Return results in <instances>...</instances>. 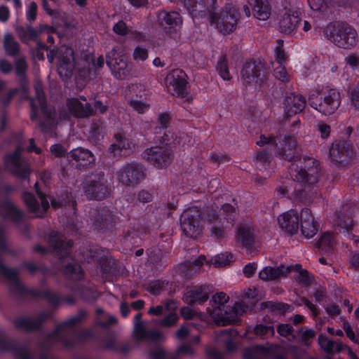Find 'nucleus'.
Listing matches in <instances>:
<instances>
[{
    "label": "nucleus",
    "instance_id": "34",
    "mask_svg": "<svg viewBox=\"0 0 359 359\" xmlns=\"http://www.w3.org/2000/svg\"><path fill=\"white\" fill-rule=\"evenodd\" d=\"M296 149V140L292 137H285L283 140V144H281V152L285 156V158L290 159L294 156V151Z\"/></svg>",
    "mask_w": 359,
    "mask_h": 359
},
{
    "label": "nucleus",
    "instance_id": "35",
    "mask_svg": "<svg viewBox=\"0 0 359 359\" xmlns=\"http://www.w3.org/2000/svg\"><path fill=\"white\" fill-rule=\"evenodd\" d=\"M313 11L325 13L331 9L334 4L332 0H308Z\"/></svg>",
    "mask_w": 359,
    "mask_h": 359
},
{
    "label": "nucleus",
    "instance_id": "25",
    "mask_svg": "<svg viewBox=\"0 0 359 359\" xmlns=\"http://www.w3.org/2000/svg\"><path fill=\"white\" fill-rule=\"evenodd\" d=\"M216 210L212 209L207 211V220L211 222L217 219L219 215L215 214ZM236 208L229 203L224 204L219 210L220 219H224L227 223H231L235 217Z\"/></svg>",
    "mask_w": 359,
    "mask_h": 359
},
{
    "label": "nucleus",
    "instance_id": "50",
    "mask_svg": "<svg viewBox=\"0 0 359 359\" xmlns=\"http://www.w3.org/2000/svg\"><path fill=\"white\" fill-rule=\"evenodd\" d=\"M274 75L276 79L282 82H286L290 79V76L283 65H279V66L275 69Z\"/></svg>",
    "mask_w": 359,
    "mask_h": 359
},
{
    "label": "nucleus",
    "instance_id": "41",
    "mask_svg": "<svg viewBox=\"0 0 359 359\" xmlns=\"http://www.w3.org/2000/svg\"><path fill=\"white\" fill-rule=\"evenodd\" d=\"M207 3L208 0H185L184 1L188 10L191 13L203 11Z\"/></svg>",
    "mask_w": 359,
    "mask_h": 359
},
{
    "label": "nucleus",
    "instance_id": "33",
    "mask_svg": "<svg viewBox=\"0 0 359 359\" xmlns=\"http://www.w3.org/2000/svg\"><path fill=\"white\" fill-rule=\"evenodd\" d=\"M318 343L320 347L327 353L334 351L340 352L342 351V345L341 344L334 342L324 335L319 336Z\"/></svg>",
    "mask_w": 359,
    "mask_h": 359
},
{
    "label": "nucleus",
    "instance_id": "60",
    "mask_svg": "<svg viewBox=\"0 0 359 359\" xmlns=\"http://www.w3.org/2000/svg\"><path fill=\"white\" fill-rule=\"evenodd\" d=\"M10 18L9 8L6 6H0V21L2 22H6Z\"/></svg>",
    "mask_w": 359,
    "mask_h": 359
},
{
    "label": "nucleus",
    "instance_id": "62",
    "mask_svg": "<svg viewBox=\"0 0 359 359\" xmlns=\"http://www.w3.org/2000/svg\"><path fill=\"white\" fill-rule=\"evenodd\" d=\"M170 121V116L167 114H161L158 116V122L161 128H165Z\"/></svg>",
    "mask_w": 359,
    "mask_h": 359
},
{
    "label": "nucleus",
    "instance_id": "39",
    "mask_svg": "<svg viewBox=\"0 0 359 359\" xmlns=\"http://www.w3.org/2000/svg\"><path fill=\"white\" fill-rule=\"evenodd\" d=\"M129 106L138 114H144L149 110L150 104L142 100L130 97L128 99Z\"/></svg>",
    "mask_w": 359,
    "mask_h": 359
},
{
    "label": "nucleus",
    "instance_id": "32",
    "mask_svg": "<svg viewBox=\"0 0 359 359\" xmlns=\"http://www.w3.org/2000/svg\"><path fill=\"white\" fill-rule=\"evenodd\" d=\"M237 240L247 250L252 245L253 233L251 229L247 226H241L236 231Z\"/></svg>",
    "mask_w": 359,
    "mask_h": 359
},
{
    "label": "nucleus",
    "instance_id": "42",
    "mask_svg": "<svg viewBox=\"0 0 359 359\" xmlns=\"http://www.w3.org/2000/svg\"><path fill=\"white\" fill-rule=\"evenodd\" d=\"M145 91L144 85L141 83H133L130 85L127 89L126 96L129 98H137L141 97L142 94Z\"/></svg>",
    "mask_w": 359,
    "mask_h": 359
},
{
    "label": "nucleus",
    "instance_id": "15",
    "mask_svg": "<svg viewBox=\"0 0 359 359\" xmlns=\"http://www.w3.org/2000/svg\"><path fill=\"white\" fill-rule=\"evenodd\" d=\"M330 154L333 161L348 163L353 158L354 151L353 147L348 142L338 140L332 144Z\"/></svg>",
    "mask_w": 359,
    "mask_h": 359
},
{
    "label": "nucleus",
    "instance_id": "7",
    "mask_svg": "<svg viewBox=\"0 0 359 359\" xmlns=\"http://www.w3.org/2000/svg\"><path fill=\"white\" fill-rule=\"evenodd\" d=\"M241 81L245 86H261L266 79L264 65L259 62H248L241 69Z\"/></svg>",
    "mask_w": 359,
    "mask_h": 359
},
{
    "label": "nucleus",
    "instance_id": "43",
    "mask_svg": "<svg viewBox=\"0 0 359 359\" xmlns=\"http://www.w3.org/2000/svg\"><path fill=\"white\" fill-rule=\"evenodd\" d=\"M65 272L69 278L77 280L82 277V270L78 264H69L66 267Z\"/></svg>",
    "mask_w": 359,
    "mask_h": 359
},
{
    "label": "nucleus",
    "instance_id": "40",
    "mask_svg": "<svg viewBox=\"0 0 359 359\" xmlns=\"http://www.w3.org/2000/svg\"><path fill=\"white\" fill-rule=\"evenodd\" d=\"M217 71L219 76L224 81H229L231 75L229 72L227 61L224 57H221L217 65Z\"/></svg>",
    "mask_w": 359,
    "mask_h": 359
},
{
    "label": "nucleus",
    "instance_id": "58",
    "mask_svg": "<svg viewBox=\"0 0 359 359\" xmlns=\"http://www.w3.org/2000/svg\"><path fill=\"white\" fill-rule=\"evenodd\" d=\"M257 265L255 263H249L245 266L243 269V273L246 277H251L255 273Z\"/></svg>",
    "mask_w": 359,
    "mask_h": 359
},
{
    "label": "nucleus",
    "instance_id": "1",
    "mask_svg": "<svg viewBox=\"0 0 359 359\" xmlns=\"http://www.w3.org/2000/svg\"><path fill=\"white\" fill-rule=\"evenodd\" d=\"M292 175L296 182L294 191L297 198H306V193L311 189V185L317 182L318 165L312 158H309L304 165H292Z\"/></svg>",
    "mask_w": 359,
    "mask_h": 359
},
{
    "label": "nucleus",
    "instance_id": "48",
    "mask_svg": "<svg viewBox=\"0 0 359 359\" xmlns=\"http://www.w3.org/2000/svg\"><path fill=\"white\" fill-rule=\"evenodd\" d=\"M348 97L351 103L356 109H359V84L354 86L349 92Z\"/></svg>",
    "mask_w": 359,
    "mask_h": 359
},
{
    "label": "nucleus",
    "instance_id": "11",
    "mask_svg": "<svg viewBox=\"0 0 359 359\" xmlns=\"http://www.w3.org/2000/svg\"><path fill=\"white\" fill-rule=\"evenodd\" d=\"M144 177L142 166L137 163L125 165L118 172L120 182L126 186H133L139 183Z\"/></svg>",
    "mask_w": 359,
    "mask_h": 359
},
{
    "label": "nucleus",
    "instance_id": "49",
    "mask_svg": "<svg viewBox=\"0 0 359 359\" xmlns=\"http://www.w3.org/2000/svg\"><path fill=\"white\" fill-rule=\"evenodd\" d=\"M255 163L258 169L265 168L269 164V156L266 151L259 153L255 158Z\"/></svg>",
    "mask_w": 359,
    "mask_h": 359
},
{
    "label": "nucleus",
    "instance_id": "8",
    "mask_svg": "<svg viewBox=\"0 0 359 359\" xmlns=\"http://www.w3.org/2000/svg\"><path fill=\"white\" fill-rule=\"evenodd\" d=\"M83 191L88 198H97L104 196L108 189L102 173L87 176L82 183Z\"/></svg>",
    "mask_w": 359,
    "mask_h": 359
},
{
    "label": "nucleus",
    "instance_id": "28",
    "mask_svg": "<svg viewBox=\"0 0 359 359\" xmlns=\"http://www.w3.org/2000/svg\"><path fill=\"white\" fill-rule=\"evenodd\" d=\"M254 16L259 20H266L271 16V8L266 0H255L252 8Z\"/></svg>",
    "mask_w": 359,
    "mask_h": 359
},
{
    "label": "nucleus",
    "instance_id": "29",
    "mask_svg": "<svg viewBox=\"0 0 359 359\" xmlns=\"http://www.w3.org/2000/svg\"><path fill=\"white\" fill-rule=\"evenodd\" d=\"M134 336L137 339H161L162 334L158 330L147 332L142 323H135L134 327Z\"/></svg>",
    "mask_w": 359,
    "mask_h": 359
},
{
    "label": "nucleus",
    "instance_id": "20",
    "mask_svg": "<svg viewBox=\"0 0 359 359\" xmlns=\"http://www.w3.org/2000/svg\"><path fill=\"white\" fill-rule=\"evenodd\" d=\"M295 269L299 271L302 275L306 273V271H301L302 266L299 264L295 266H288L285 267L283 265H280L277 269L271 266H266L259 272V278L265 281L272 280L279 278L281 276H286L287 273Z\"/></svg>",
    "mask_w": 359,
    "mask_h": 359
},
{
    "label": "nucleus",
    "instance_id": "22",
    "mask_svg": "<svg viewBox=\"0 0 359 359\" xmlns=\"http://www.w3.org/2000/svg\"><path fill=\"white\" fill-rule=\"evenodd\" d=\"M21 149L18 148L15 152L6 159V163L8 168L15 175L22 178H26L29 173V169L27 165L22 162L20 158Z\"/></svg>",
    "mask_w": 359,
    "mask_h": 359
},
{
    "label": "nucleus",
    "instance_id": "52",
    "mask_svg": "<svg viewBox=\"0 0 359 359\" xmlns=\"http://www.w3.org/2000/svg\"><path fill=\"white\" fill-rule=\"evenodd\" d=\"M37 15V5L34 1H32L26 11V17L28 21L32 22L35 20Z\"/></svg>",
    "mask_w": 359,
    "mask_h": 359
},
{
    "label": "nucleus",
    "instance_id": "21",
    "mask_svg": "<svg viewBox=\"0 0 359 359\" xmlns=\"http://www.w3.org/2000/svg\"><path fill=\"white\" fill-rule=\"evenodd\" d=\"M81 99L82 101L77 98H71L67 102L69 111L76 118H84L93 113V109L86 99L83 97H81Z\"/></svg>",
    "mask_w": 359,
    "mask_h": 359
},
{
    "label": "nucleus",
    "instance_id": "30",
    "mask_svg": "<svg viewBox=\"0 0 359 359\" xmlns=\"http://www.w3.org/2000/svg\"><path fill=\"white\" fill-rule=\"evenodd\" d=\"M337 225L340 227V232L345 236L349 238L352 236L355 243L359 241V231L352 221L340 220Z\"/></svg>",
    "mask_w": 359,
    "mask_h": 359
},
{
    "label": "nucleus",
    "instance_id": "64",
    "mask_svg": "<svg viewBox=\"0 0 359 359\" xmlns=\"http://www.w3.org/2000/svg\"><path fill=\"white\" fill-rule=\"evenodd\" d=\"M318 130L323 138H326L330 135V127L328 125L325 123H319Z\"/></svg>",
    "mask_w": 359,
    "mask_h": 359
},
{
    "label": "nucleus",
    "instance_id": "53",
    "mask_svg": "<svg viewBox=\"0 0 359 359\" xmlns=\"http://www.w3.org/2000/svg\"><path fill=\"white\" fill-rule=\"evenodd\" d=\"M255 332L256 334L260 336H266L268 334L273 335L274 333V329L272 326L259 325L255 327Z\"/></svg>",
    "mask_w": 359,
    "mask_h": 359
},
{
    "label": "nucleus",
    "instance_id": "6",
    "mask_svg": "<svg viewBox=\"0 0 359 359\" xmlns=\"http://www.w3.org/2000/svg\"><path fill=\"white\" fill-rule=\"evenodd\" d=\"M228 301L229 296L223 292H217L212 296V302L215 307L212 311H209V313L217 324L226 325L234 323L238 318L237 311L233 310L229 313L222 312L221 306Z\"/></svg>",
    "mask_w": 359,
    "mask_h": 359
},
{
    "label": "nucleus",
    "instance_id": "14",
    "mask_svg": "<svg viewBox=\"0 0 359 359\" xmlns=\"http://www.w3.org/2000/svg\"><path fill=\"white\" fill-rule=\"evenodd\" d=\"M301 213L299 214L295 210L290 209L278 217V225L282 230L289 234H294L297 232L299 228Z\"/></svg>",
    "mask_w": 359,
    "mask_h": 359
},
{
    "label": "nucleus",
    "instance_id": "27",
    "mask_svg": "<svg viewBox=\"0 0 359 359\" xmlns=\"http://www.w3.org/2000/svg\"><path fill=\"white\" fill-rule=\"evenodd\" d=\"M183 299L187 304H192L194 302L203 303L208 299V294L206 292H204L201 287L187 288L184 294Z\"/></svg>",
    "mask_w": 359,
    "mask_h": 359
},
{
    "label": "nucleus",
    "instance_id": "9",
    "mask_svg": "<svg viewBox=\"0 0 359 359\" xmlns=\"http://www.w3.org/2000/svg\"><path fill=\"white\" fill-rule=\"evenodd\" d=\"M187 76L181 69H174L169 72L165 78V85L168 93L180 98L187 95Z\"/></svg>",
    "mask_w": 359,
    "mask_h": 359
},
{
    "label": "nucleus",
    "instance_id": "5",
    "mask_svg": "<svg viewBox=\"0 0 359 359\" xmlns=\"http://www.w3.org/2000/svg\"><path fill=\"white\" fill-rule=\"evenodd\" d=\"M238 17L236 8L229 5L219 13H210L209 20L219 32L227 35L236 29Z\"/></svg>",
    "mask_w": 359,
    "mask_h": 359
},
{
    "label": "nucleus",
    "instance_id": "44",
    "mask_svg": "<svg viewBox=\"0 0 359 359\" xmlns=\"http://www.w3.org/2000/svg\"><path fill=\"white\" fill-rule=\"evenodd\" d=\"M277 43L278 46L275 50V58L279 65H283L287 60V54L283 49V41L278 39Z\"/></svg>",
    "mask_w": 359,
    "mask_h": 359
},
{
    "label": "nucleus",
    "instance_id": "31",
    "mask_svg": "<svg viewBox=\"0 0 359 359\" xmlns=\"http://www.w3.org/2000/svg\"><path fill=\"white\" fill-rule=\"evenodd\" d=\"M36 90V98L31 100V107L35 112V111L40 107L42 111L45 110L46 108V102L43 97L42 86L41 83H36L35 86ZM36 118L35 113H33L31 115V118L34 120Z\"/></svg>",
    "mask_w": 359,
    "mask_h": 359
},
{
    "label": "nucleus",
    "instance_id": "54",
    "mask_svg": "<svg viewBox=\"0 0 359 359\" xmlns=\"http://www.w3.org/2000/svg\"><path fill=\"white\" fill-rule=\"evenodd\" d=\"M152 359H175L171 355L168 354L165 351L161 348H157L151 352Z\"/></svg>",
    "mask_w": 359,
    "mask_h": 359
},
{
    "label": "nucleus",
    "instance_id": "56",
    "mask_svg": "<svg viewBox=\"0 0 359 359\" xmlns=\"http://www.w3.org/2000/svg\"><path fill=\"white\" fill-rule=\"evenodd\" d=\"M343 327H344V331L346 333L347 337L353 342L357 343L358 338L356 337L354 332L352 330L350 325L347 322L344 321Z\"/></svg>",
    "mask_w": 359,
    "mask_h": 359
},
{
    "label": "nucleus",
    "instance_id": "36",
    "mask_svg": "<svg viewBox=\"0 0 359 359\" xmlns=\"http://www.w3.org/2000/svg\"><path fill=\"white\" fill-rule=\"evenodd\" d=\"M317 244L320 250L326 252L334 246L335 241L330 233L325 232L319 238Z\"/></svg>",
    "mask_w": 359,
    "mask_h": 359
},
{
    "label": "nucleus",
    "instance_id": "57",
    "mask_svg": "<svg viewBox=\"0 0 359 359\" xmlns=\"http://www.w3.org/2000/svg\"><path fill=\"white\" fill-rule=\"evenodd\" d=\"M292 332V327L288 324L280 325L278 327V332L283 337L289 336Z\"/></svg>",
    "mask_w": 359,
    "mask_h": 359
},
{
    "label": "nucleus",
    "instance_id": "23",
    "mask_svg": "<svg viewBox=\"0 0 359 359\" xmlns=\"http://www.w3.org/2000/svg\"><path fill=\"white\" fill-rule=\"evenodd\" d=\"M306 100L299 94L291 93L284 100V111L288 116H292L303 110Z\"/></svg>",
    "mask_w": 359,
    "mask_h": 359
},
{
    "label": "nucleus",
    "instance_id": "55",
    "mask_svg": "<svg viewBox=\"0 0 359 359\" xmlns=\"http://www.w3.org/2000/svg\"><path fill=\"white\" fill-rule=\"evenodd\" d=\"M113 30L116 34L122 36L128 33V27L126 23L122 20L118 21L114 25Z\"/></svg>",
    "mask_w": 359,
    "mask_h": 359
},
{
    "label": "nucleus",
    "instance_id": "24",
    "mask_svg": "<svg viewBox=\"0 0 359 359\" xmlns=\"http://www.w3.org/2000/svg\"><path fill=\"white\" fill-rule=\"evenodd\" d=\"M299 226L302 234L307 238H312L316 233L317 228L314 224V219L309 209L302 210Z\"/></svg>",
    "mask_w": 359,
    "mask_h": 359
},
{
    "label": "nucleus",
    "instance_id": "13",
    "mask_svg": "<svg viewBox=\"0 0 359 359\" xmlns=\"http://www.w3.org/2000/svg\"><path fill=\"white\" fill-rule=\"evenodd\" d=\"M143 156L158 168L167 166L171 161L170 153L167 149L161 147L147 149L143 153Z\"/></svg>",
    "mask_w": 359,
    "mask_h": 359
},
{
    "label": "nucleus",
    "instance_id": "12",
    "mask_svg": "<svg viewBox=\"0 0 359 359\" xmlns=\"http://www.w3.org/2000/svg\"><path fill=\"white\" fill-rule=\"evenodd\" d=\"M107 63L116 79H125L129 74V68L126 57L120 54L116 49H112L107 54Z\"/></svg>",
    "mask_w": 359,
    "mask_h": 359
},
{
    "label": "nucleus",
    "instance_id": "61",
    "mask_svg": "<svg viewBox=\"0 0 359 359\" xmlns=\"http://www.w3.org/2000/svg\"><path fill=\"white\" fill-rule=\"evenodd\" d=\"M325 311L327 313L331 316H337L340 313V310L338 306L330 304L326 306Z\"/></svg>",
    "mask_w": 359,
    "mask_h": 359
},
{
    "label": "nucleus",
    "instance_id": "16",
    "mask_svg": "<svg viewBox=\"0 0 359 359\" xmlns=\"http://www.w3.org/2000/svg\"><path fill=\"white\" fill-rule=\"evenodd\" d=\"M300 11L294 7L285 8L281 13L279 25L281 31L290 34L297 27L299 22Z\"/></svg>",
    "mask_w": 359,
    "mask_h": 359
},
{
    "label": "nucleus",
    "instance_id": "38",
    "mask_svg": "<svg viewBox=\"0 0 359 359\" xmlns=\"http://www.w3.org/2000/svg\"><path fill=\"white\" fill-rule=\"evenodd\" d=\"M4 46L6 52L11 55H14L19 51V44L8 33L4 36Z\"/></svg>",
    "mask_w": 359,
    "mask_h": 359
},
{
    "label": "nucleus",
    "instance_id": "17",
    "mask_svg": "<svg viewBox=\"0 0 359 359\" xmlns=\"http://www.w3.org/2000/svg\"><path fill=\"white\" fill-rule=\"evenodd\" d=\"M114 143L109 147L110 152L114 156L127 155L134 151L135 143L125 135L116 133L114 135Z\"/></svg>",
    "mask_w": 359,
    "mask_h": 359
},
{
    "label": "nucleus",
    "instance_id": "51",
    "mask_svg": "<svg viewBox=\"0 0 359 359\" xmlns=\"http://www.w3.org/2000/svg\"><path fill=\"white\" fill-rule=\"evenodd\" d=\"M257 144L260 147L265 145L278 147L276 138L272 136L266 137L265 135H261L259 140L257 142Z\"/></svg>",
    "mask_w": 359,
    "mask_h": 359
},
{
    "label": "nucleus",
    "instance_id": "63",
    "mask_svg": "<svg viewBox=\"0 0 359 359\" xmlns=\"http://www.w3.org/2000/svg\"><path fill=\"white\" fill-rule=\"evenodd\" d=\"M50 152L55 156H60L64 154L65 149L61 144H56L50 147Z\"/></svg>",
    "mask_w": 359,
    "mask_h": 359
},
{
    "label": "nucleus",
    "instance_id": "37",
    "mask_svg": "<svg viewBox=\"0 0 359 359\" xmlns=\"http://www.w3.org/2000/svg\"><path fill=\"white\" fill-rule=\"evenodd\" d=\"M233 261L232 254L229 252L217 255L211 259V263L215 267H223L229 265Z\"/></svg>",
    "mask_w": 359,
    "mask_h": 359
},
{
    "label": "nucleus",
    "instance_id": "3",
    "mask_svg": "<svg viewBox=\"0 0 359 359\" xmlns=\"http://www.w3.org/2000/svg\"><path fill=\"white\" fill-rule=\"evenodd\" d=\"M57 72L61 77H69L75 69H78L81 73L82 76L87 77L90 75V61L80 59L76 62L74 56V50L71 47H60L57 53Z\"/></svg>",
    "mask_w": 359,
    "mask_h": 359
},
{
    "label": "nucleus",
    "instance_id": "26",
    "mask_svg": "<svg viewBox=\"0 0 359 359\" xmlns=\"http://www.w3.org/2000/svg\"><path fill=\"white\" fill-rule=\"evenodd\" d=\"M69 158L74 160L83 166L88 165L95 161V157L93 153L82 147L72 149L69 154Z\"/></svg>",
    "mask_w": 359,
    "mask_h": 359
},
{
    "label": "nucleus",
    "instance_id": "2",
    "mask_svg": "<svg viewBox=\"0 0 359 359\" xmlns=\"http://www.w3.org/2000/svg\"><path fill=\"white\" fill-rule=\"evenodd\" d=\"M309 100L311 107L325 116L333 114L341 104L339 92L328 86L318 88Z\"/></svg>",
    "mask_w": 359,
    "mask_h": 359
},
{
    "label": "nucleus",
    "instance_id": "18",
    "mask_svg": "<svg viewBox=\"0 0 359 359\" xmlns=\"http://www.w3.org/2000/svg\"><path fill=\"white\" fill-rule=\"evenodd\" d=\"M36 193L41 200V205H39L34 196L30 193H25L22 198L29 210L32 212L35 216L39 217L42 215L49 207V203L46 196L38 190V183H35Z\"/></svg>",
    "mask_w": 359,
    "mask_h": 359
},
{
    "label": "nucleus",
    "instance_id": "47",
    "mask_svg": "<svg viewBox=\"0 0 359 359\" xmlns=\"http://www.w3.org/2000/svg\"><path fill=\"white\" fill-rule=\"evenodd\" d=\"M259 299L257 290L255 289L249 288L245 292L243 302L253 305L257 303Z\"/></svg>",
    "mask_w": 359,
    "mask_h": 359
},
{
    "label": "nucleus",
    "instance_id": "4",
    "mask_svg": "<svg viewBox=\"0 0 359 359\" xmlns=\"http://www.w3.org/2000/svg\"><path fill=\"white\" fill-rule=\"evenodd\" d=\"M325 34L339 47L351 48L356 45V31L346 25L330 24L325 29Z\"/></svg>",
    "mask_w": 359,
    "mask_h": 359
},
{
    "label": "nucleus",
    "instance_id": "45",
    "mask_svg": "<svg viewBox=\"0 0 359 359\" xmlns=\"http://www.w3.org/2000/svg\"><path fill=\"white\" fill-rule=\"evenodd\" d=\"M345 67L352 70L359 69V55L351 53L346 56L344 59Z\"/></svg>",
    "mask_w": 359,
    "mask_h": 359
},
{
    "label": "nucleus",
    "instance_id": "19",
    "mask_svg": "<svg viewBox=\"0 0 359 359\" xmlns=\"http://www.w3.org/2000/svg\"><path fill=\"white\" fill-rule=\"evenodd\" d=\"M158 19L163 27L165 25L168 26V27H165L164 29L171 37H175L177 35V27H180L182 23L181 16L177 12H161L158 13Z\"/></svg>",
    "mask_w": 359,
    "mask_h": 359
},
{
    "label": "nucleus",
    "instance_id": "46",
    "mask_svg": "<svg viewBox=\"0 0 359 359\" xmlns=\"http://www.w3.org/2000/svg\"><path fill=\"white\" fill-rule=\"evenodd\" d=\"M148 50L142 46H137L133 51V57L137 62H143L148 58Z\"/></svg>",
    "mask_w": 359,
    "mask_h": 359
},
{
    "label": "nucleus",
    "instance_id": "59",
    "mask_svg": "<svg viewBox=\"0 0 359 359\" xmlns=\"http://www.w3.org/2000/svg\"><path fill=\"white\" fill-rule=\"evenodd\" d=\"M177 321V316L175 313H170L161 321V325L164 326H170Z\"/></svg>",
    "mask_w": 359,
    "mask_h": 359
},
{
    "label": "nucleus",
    "instance_id": "10",
    "mask_svg": "<svg viewBox=\"0 0 359 359\" xmlns=\"http://www.w3.org/2000/svg\"><path fill=\"white\" fill-rule=\"evenodd\" d=\"M201 211L197 207H190L181 215V228L187 236L196 238L199 233Z\"/></svg>",
    "mask_w": 359,
    "mask_h": 359
}]
</instances>
